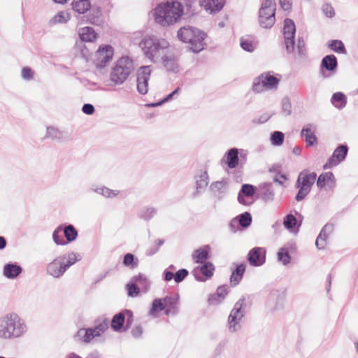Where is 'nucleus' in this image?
<instances>
[{"label":"nucleus","instance_id":"f704fd0d","mask_svg":"<svg viewBox=\"0 0 358 358\" xmlns=\"http://www.w3.org/2000/svg\"><path fill=\"white\" fill-rule=\"evenodd\" d=\"M157 210L155 208H145L139 212V217L145 220H149L156 214Z\"/></svg>","mask_w":358,"mask_h":358},{"label":"nucleus","instance_id":"aec40b11","mask_svg":"<svg viewBox=\"0 0 358 358\" xmlns=\"http://www.w3.org/2000/svg\"><path fill=\"white\" fill-rule=\"evenodd\" d=\"M338 66L337 59L334 55L325 56L321 62V70L324 69L328 71H334Z\"/></svg>","mask_w":358,"mask_h":358},{"label":"nucleus","instance_id":"4468645a","mask_svg":"<svg viewBox=\"0 0 358 358\" xmlns=\"http://www.w3.org/2000/svg\"><path fill=\"white\" fill-rule=\"evenodd\" d=\"M108 328V322H103L94 328L80 329L78 331V336H82L84 342L90 343L94 338L100 336Z\"/></svg>","mask_w":358,"mask_h":358},{"label":"nucleus","instance_id":"b1692460","mask_svg":"<svg viewBox=\"0 0 358 358\" xmlns=\"http://www.w3.org/2000/svg\"><path fill=\"white\" fill-rule=\"evenodd\" d=\"M71 6L78 13H85L90 9L91 3L89 0H73Z\"/></svg>","mask_w":358,"mask_h":358},{"label":"nucleus","instance_id":"7c9ffc66","mask_svg":"<svg viewBox=\"0 0 358 358\" xmlns=\"http://www.w3.org/2000/svg\"><path fill=\"white\" fill-rule=\"evenodd\" d=\"M64 235L65 236L67 241L71 242L77 238L78 233L74 227L70 224L63 229V236Z\"/></svg>","mask_w":358,"mask_h":358},{"label":"nucleus","instance_id":"72a5a7b5","mask_svg":"<svg viewBox=\"0 0 358 358\" xmlns=\"http://www.w3.org/2000/svg\"><path fill=\"white\" fill-rule=\"evenodd\" d=\"M178 297L174 296H166L163 299L164 303L166 307H171L173 309V315H176L178 312L177 309V303H178Z\"/></svg>","mask_w":358,"mask_h":358},{"label":"nucleus","instance_id":"4c0bfd02","mask_svg":"<svg viewBox=\"0 0 358 358\" xmlns=\"http://www.w3.org/2000/svg\"><path fill=\"white\" fill-rule=\"evenodd\" d=\"M45 137L50 138L52 139H61L63 137V134L57 128L53 127H47V133Z\"/></svg>","mask_w":358,"mask_h":358},{"label":"nucleus","instance_id":"de8ad7c7","mask_svg":"<svg viewBox=\"0 0 358 358\" xmlns=\"http://www.w3.org/2000/svg\"><path fill=\"white\" fill-rule=\"evenodd\" d=\"M227 182L226 181H217L213 182L210 188L214 192H221L226 189L227 187Z\"/></svg>","mask_w":358,"mask_h":358},{"label":"nucleus","instance_id":"ea45409f","mask_svg":"<svg viewBox=\"0 0 358 358\" xmlns=\"http://www.w3.org/2000/svg\"><path fill=\"white\" fill-rule=\"evenodd\" d=\"M214 269L215 268L213 264L210 262H207L201 266L200 271L206 277L210 278L213 275Z\"/></svg>","mask_w":358,"mask_h":358},{"label":"nucleus","instance_id":"774afa93","mask_svg":"<svg viewBox=\"0 0 358 358\" xmlns=\"http://www.w3.org/2000/svg\"><path fill=\"white\" fill-rule=\"evenodd\" d=\"M164 280L166 281H170L173 278H174V275L173 272H171V271H164Z\"/></svg>","mask_w":358,"mask_h":358},{"label":"nucleus","instance_id":"c85d7f7f","mask_svg":"<svg viewBox=\"0 0 358 358\" xmlns=\"http://www.w3.org/2000/svg\"><path fill=\"white\" fill-rule=\"evenodd\" d=\"M208 252L206 249L199 248L194 251L192 257L196 263H203L208 258Z\"/></svg>","mask_w":358,"mask_h":358},{"label":"nucleus","instance_id":"09e8293b","mask_svg":"<svg viewBox=\"0 0 358 358\" xmlns=\"http://www.w3.org/2000/svg\"><path fill=\"white\" fill-rule=\"evenodd\" d=\"M69 15L66 12H59L57 15H56L52 20L55 23H64L69 21Z\"/></svg>","mask_w":358,"mask_h":358},{"label":"nucleus","instance_id":"bb28decb","mask_svg":"<svg viewBox=\"0 0 358 358\" xmlns=\"http://www.w3.org/2000/svg\"><path fill=\"white\" fill-rule=\"evenodd\" d=\"M238 150L232 148L227 152V165L230 169L235 168L238 163Z\"/></svg>","mask_w":358,"mask_h":358},{"label":"nucleus","instance_id":"2f4dec72","mask_svg":"<svg viewBox=\"0 0 358 358\" xmlns=\"http://www.w3.org/2000/svg\"><path fill=\"white\" fill-rule=\"evenodd\" d=\"M124 322V315L122 313H120L113 317L111 321V327L114 330L117 331L122 328Z\"/></svg>","mask_w":358,"mask_h":358},{"label":"nucleus","instance_id":"cd10ccee","mask_svg":"<svg viewBox=\"0 0 358 358\" xmlns=\"http://www.w3.org/2000/svg\"><path fill=\"white\" fill-rule=\"evenodd\" d=\"M165 309L163 299H156L153 301L149 315L153 317H157V313Z\"/></svg>","mask_w":358,"mask_h":358},{"label":"nucleus","instance_id":"4d7b16f0","mask_svg":"<svg viewBox=\"0 0 358 358\" xmlns=\"http://www.w3.org/2000/svg\"><path fill=\"white\" fill-rule=\"evenodd\" d=\"M297 51L299 57H303L305 55L306 50H305V42L303 39L301 38H299L297 42Z\"/></svg>","mask_w":358,"mask_h":358},{"label":"nucleus","instance_id":"ddd939ff","mask_svg":"<svg viewBox=\"0 0 358 358\" xmlns=\"http://www.w3.org/2000/svg\"><path fill=\"white\" fill-rule=\"evenodd\" d=\"M151 66H141L137 72V89L140 94H145L148 90V80L151 74Z\"/></svg>","mask_w":358,"mask_h":358},{"label":"nucleus","instance_id":"f8f14e48","mask_svg":"<svg viewBox=\"0 0 358 358\" xmlns=\"http://www.w3.org/2000/svg\"><path fill=\"white\" fill-rule=\"evenodd\" d=\"M164 67L167 71L177 73L180 71L179 64V57L175 51L171 50L170 48L160 58Z\"/></svg>","mask_w":358,"mask_h":358},{"label":"nucleus","instance_id":"052dcab7","mask_svg":"<svg viewBox=\"0 0 358 358\" xmlns=\"http://www.w3.org/2000/svg\"><path fill=\"white\" fill-rule=\"evenodd\" d=\"M82 110L87 115H92L94 112V107L90 103H85L83 105Z\"/></svg>","mask_w":358,"mask_h":358},{"label":"nucleus","instance_id":"9b49d317","mask_svg":"<svg viewBox=\"0 0 358 358\" xmlns=\"http://www.w3.org/2000/svg\"><path fill=\"white\" fill-rule=\"evenodd\" d=\"M113 48L110 45L100 46L94 54V62L99 68L104 67L113 59Z\"/></svg>","mask_w":358,"mask_h":358},{"label":"nucleus","instance_id":"f3484780","mask_svg":"<svg viewBox=\"0 0 358 358\" xmlns=\"http://www.w3.org/2000/svg\"><path fill=\"white\" fill-rule=\"evenodd\" d=\"M266 250L264 248H254L248 253V262L255 266L262 265L265 262Z\"/></svg>","mask_w":358,"mask_h":358},{"label":"nucleus","instance_id":"13d9d810","mask_svg":"<svg viewBox=\"0 0 358 358\" xmlns=\"http://www.w3.org/2000/svg\"><path fill=\"white\" fill-rule=\"evenodd\" d=\"M32 71L30 68L24 67L22 70V77L25 80H30L32 78Z\"/></svg>","mask_w":358,"mask_h":358},{"label":"nucleus","instance_id":"e2e57ef3","mask_svg":"<svg viewBox=\"0 0 358 358\" xmlns=\"http://www.w3.org/2000/svg\"><path fill=\"white\" fill-rule=\"evenodd\" d=\"M228 291L226 286H220L217 289V295L222 299H224Z\"/></svg>","mask_w":358,"mask_h":358},{"label":"nucleus","instance_id":"338daca9","mask_svg":"<svg viewBox=\"0 0 358 358\" xmlns=\"http://www.w3.org/2000/svg\"><path fill=\"white\" fill-rule=\"evenodd\" d=\"M207 185H208V182L204 178H201L200 180H196L197 189L205 187L207 186Z\"/></svg>","mask_w":358,"mask_h":358},{"label":"nucleus","instance_id":"58836bf2","mask_svg":"<svg viewBox=\"0 0 358 358\" xmlns=\"http://www.w3.org/2000/svg\"><path fill=\"white\" fill-rule=\"evenodd\" d=\"M80 259L81 257L79 255L75 252L69 253L65 259V266L66 268H69L71 266L80 261Z\"/></svg>","mask_w":358,"mask_h":358},{"label":"nucleus","instance_id":"f257e3e1","mask_svg":"<svg viewBox=\"0 0 358 358\" xmlns=\"http://www.w3.org/2000/svg\"><path fill=\"white\" fill-rule=\"evenodd\" d=\"M27 330V325L15 313H9L0 317V338L12 340L22 336Z\"/></svg>","mask_w":358,"mask_h":358},{"label":"nucleus","instance_id":"c756f323","mask_svg":"<svg viewBox=\"0 0 358 358\" xmlns=\"http://www.w3.org/2000/svg\"><path fill=\"white\" fill-rule=\"evenodd\" d=\"M334 181V176L331 172L323 173L319 176L317 185L318 187L322 188L324 186L326 182Z\"/></svg>","mask_w":358,"mask_h":358},{"label":"nucleus","instance_id":"412c9836","mask_svg":"<svg viewBox=\"0 0 358 358\" xmlns=\"http://www.w3.org/2000/svg\"><path fill=\"white\" fill-rule=\"evenodd\" d=\"M22 268L16 264H7L3 267V275L10 279L19 275L22 272Z\"/></svg>","mask_w":358,"mask_h":358},{"label":"nucleus","instance_id":"37998d69","mask_svg":"<svg viewBox=\"0 0 358 358\" xmlns=\"http://www.w3.org/2000/svg\"><path fill=\"white\" fill-rule=\"evenodd\" d=\"M238 222L241 227H248V226L250 225V224L252 222L251 215L248 212H245L244 213H242L239 216Z\"/></svg>","mask_w":358,"mask_h":358},{"label":"nucleus","instance_id":"a19ab883","mask_svg":"<svg viewBox=\"0 0 358 358\" xmlns=\"http://www.w3.org/2000/svg\"><path fill=\"white\" fill-rule=\"evenodd\" d=\"M329 48L334 52L343 53L345 52V48L341 41L333 40L329 44Z\"/></svg>","mask_w":358,"mask_h":358},{"label":"nucleus","instance_id":"5701e85b","mask_svg":"<svg viewBox=\"0 0 358 358\" xmlns=\"http://www.w3.org/2000/svg\"><path fill=\"white\" fill-rule=\"evenodd\" d=\"M79 35L80 39L86 42H92L96 38L97 36V34L94 29L90 27H85L81 28L79 31Z\"/></svg>","mask_w":358,"mask_h":358},{"label":"nucleus","instance_id":"2eb2a0df","mask_svg":"<svg viewBox=\"0 0 358 358\" xmlns=\"http://www.w3.org/2000/svg\"><path fill=\"white\" fill-rule=\"evenodd\" d=\"M66 256H60L55 259L47 266V272L54 278L61 277L66 271L65 266Z\"/></svg>","mask_w":358,"mask_h":358},{"label":"nucleus","instance_id":"f03ea898","mask_svg":"<svg viewBox=\"0 0 358 358\" xmlns=\"http://www.w3.org/2000/svg\"><path fill=\"white\" fill-rule=\"evenodd\" d=\"M184 13L183 5L177 1L159 4L155 10V20L162 27L177 23Z\"/></svg>","mask_w":358,"mask_h":358},{"label":"nucleus","instance_id":"c03bdc74","mask_svg":"<svg viewBox=\"0 0 358 358\" xmlns=\"http://www.w3.org/2000/svg\"><path fill=\"white\" fill-rule=\"evenodd\" d=\"M296 223L297 220L296 217L292 214L286 215L283 222L285 227L287 229H293L296 226Z\"/></svg>","mask_w":358,"mask_h":358},{"label":"nucleus","instance_id":"3c124183","mask_svg":"<svg viewBox=\"0 0 358 358\" xmlns=\"http://www.w3.org/2000/svg\"><path fill=\"white\" fill-rule=\"evenodd\" d=\"M188 275L187 270L182 268L178 271L174 275V280L176 282H182Z\"/></svg>","mask_w":358,"mask_h":358},{"label":"nucleus","instance_id":"dca6fc26","mask_svg":"<svg viewBox=\"0 0 358 358\" xmlns=\"http://www.w3.org/2000/svg\"><path fill=\"white\" fill-rule=\"evenodd\" d=\"M348 148L347 145H339L334 151L332 156L329 159L328 162L324 165V169H330L334 166L338 165L343 161L348 154Z\"/></svg>","mask_w":358,"mask_h":358},{"label":"nucleus","instance_id":"864d4df0","mask_svg":"<svg viewBox=\"0 0 358 358\" xmlns=\"http://www.w3.org/2000/svg\"><path fill=\"white\" fill-rule=\"evenodd\" d=\"M127 289H128V294L131 296H137L138 294L139 290H140L139 287L135 282L131 283V284H128Z\"/></svg>","mask_w":358,"mask_h":358},{"label":"nucleus","instance_id":"39448f33","mask_svg":"<svg viewBox=\"0 0 358 358\" xmlns=\"http://www.w3.org/2000/svg\"><path fill=\"white\" fill-rule=\"evenodd\" d=\"M134 70L133 61L128 56L122 57L112 69L110 80L113 85H122Z\"/></svg>","mask_w":358,"mask_h":358},{"label":"nucleus","instance_id":"680f3d73","mask_svg":"<svg viewBox=\"0 0 358 358\" xmlns=\"http://www.w3.org/2000/svg\"><path fill=\"white\" fill-rule=\"evenodd\" d=\"M280 5L284 10H289L291 9L292 3V0H279Z\"/></svg>","mask_w":358,"mask_h":358},{"label":"nucleus","instance_id":"a211bd4d","mask_svg":"<svg viewBox=\"0 0 358 358\" xmlns=\"http://www.w3.org/2000/svg\"><path fill=\"white\" fill-rule=\"evenodd\" d=\"M315 126L311 124H306L302 129L301 131V137L305 138V141L307 145H313V144L316 141V136L315 135Z\"/></svg>","mask_w":358,"mask_h":358},{"label":"nucleus","instance_id":"20e7f679","mask_svg":"<svg viewBox=\"0 0 358 358\" xmlns=\"http://www.w3.org/2000/svg\"><path fill=\"white\" fill-rule=\"evenodd\" d=\"M177 36L181 41L189 43L194 52H199L204 48L206 34L197 28L190 26L181 27Z\"/></svg>","mask_w":358,"mask_h":358},{"label":"nucleus","instance_id":"7ed1b4c3","mask_svg":"<svg viewBox=\"0 0 358 358\" xmlns=\"http://www.w3.org/2000/svg\"><path fill=\"white\" fill-rule=\"evenodd\" d=\"M144 55L150 62L157 63L169 49V43L164 38L155 36H145L139 43Z\"/></svg>","mask_w":358,"mask_h":358},{"label":"nucleus","instance_id":"1a4fd4ad","mask_svg":"<svg viewBox=\"0 0 358 358\" xmlns=\"http://www.w3.org/2000/svg\"><path fill=\"white\" fill-rule=\"evenodd\" d=\"M279 81V79L269 73H262L255 82L253 90L259 93L266 90L275 89L278 87Z\"/></svg>","mask_w":358,"mask_h":358},{"label":"nucleus","instance_id":"423d86ee","mask_svg":"<svg viewBox=\"0 0 358 358\" xmlns=\"http://www.w3.org/2000/svg\"><path fill=\"white\" fill-rule=\"evenodd\" d=\"M275 0H263L259 10V23L264 29L271 28L275 22Z\"/></svg>","mask_w":358,"mask_h":358},{"label":"nucleus","instance_id":"bf43d9fd","mask_svg":"<svg viewBox=\"0 0 358 358\" xmlns=\"http://www.w3.org/2000/svg\"><path fill=\"white\" fill-rule=\"evenodd\" d=\"M241 279H242L241 276H240L236 273L233 271L231 275V277H230L231 284L233 286H236L239 283V282L241 281Z\"/></svg>","mask_w":358,"mask_h":358},{"label":"nucleus","instance_id":"49530a36","mask_svg":"<svg viewBox=\"0 0 358 358\" xmlns=\"http://www.w3.org/2000/svg\"><path fill=\"white\" fill-rule=\"evenodd\" d=\"M123 263L126 266H130L131 268H135L137 266V261H134V256L131 253H127L124 255Z\"/></svg>","mask_w":358,"mask_h":358},{"label":"nucleus","instance_id":"c9c22d12","mask_svg":"<svg viewBox=\"0 0 358 358\" xmlns=\"http://www.w3.org/2000/svg\"><path fill=\"white\" fill-rule=\"evenodd\" d=\"M91 189L106 197H113L117 194V193L114 190H111L106 187L94 188V187L92 186L91 187Z\"/></svg>","mask_w":358,"mask_h":358},{"label":"nucleus","instance_id":"79ce46f5","mask_svg":"<svg viewBox=\"0 0 358 358\" xmlns=\"http://www.w3.org/2000/svg\"><path fill=\"white\" fill-rule=\"evenodd\" d=\"M282 113L288 116L292 113V104L289 98L285 97L282 100Z\"/></svg>","mask_w":358,"mask_h":358},{"label":"nucleus","instance_id":"a18cd8bd","mask_svg":"<svg viewBox=\"0 0 358 358\" xmlns=\"http://www.w3.org/2000/svg\"><path fill=\"white\" fill-rule=\"evenodd\" d=\"M278 259L284 265H287L289 263L291 257L289 252L286 250L282 248L278 252Z\"/></svg>","mask_w":358,"mask_h":358},{"label":"nucleus","instance_id":"6e6d98bb","mask_svg":"<svg viewBox=\"0 0 358 358\" xmlns=\"http://www.w3.org/2000/svg\"><path fill=\"white\" fill-rule=\"evenodd\" d=\"M241 48L248 52H252L254 50V45L252 41L248 40L242 39L241 41Z\"/></svg>","mask_w":358,"mask_h":358},{"label":"nucleus","instance_id":"a878e982","mask_svg":"<svg viewBox=\"0 0 358 358\" xmlns=\"http://www.w3.org/2000/svg\"><path fill=\"white\" fill-rule=\"evenodd\" d=\"M333 105L338 108H343L347 103L345 95L342 92L334 93L331 97Z\"/></svg>","mask_w":358,"mask_h":358},{"label":"nucleus","instance_id":"473e14b6","mask_svg":"<svg viewBox=\"0 0 358 358\" xmlns=\"http://www.w3.org/2000/svg\"><path fill=\"white\" fill-rule=\"evenodd\" d=\"M52 238L57 245H65L67 242L63 238V228L58 227L52 234Z\"/></svg>","mask_w":358,"mask_h":358},{"label":"nucleus","instance_id":"4be33fe9","mask_svg":"<svg viewBox=\"0 0 358 358\" xmlns=\"http://www.w3.org/2000/svg\"><path fill=\"white\" fill-rule=\"evenodd\" d=\"M255 192V187L250 184H244L241 187V189L238 195V201L241 204H246L244 199L245 196H252Z\"/></svg>","mask_w":358,"mask_h":358},{"label":"nucleus","instance_id":"6e6552de","mask_svg":"<svg viewBox=\"0 0 358 358\" xmlns=\"http://www.w3.org/2000/svg\"><path fill=\"white\" fill-rule=\"evenodd\" d=\"M244 303L245 298L243 296L235 303L228 317V329L231 333L236 332L242 327L241 322L245 316Z\"/></svg>","mask_w":358,"mask_h":358},{"label":"nucleus","instance_id":"393cba45","mask_svg":"<svg viewBox=\"0 0 358 358\" xmlns=\"http://www.w3.org/2000/svg\"><path fill=\"white\" fill-rule=\"evenodd\" d=\"M133 280L143 292H146L148 291L150 282L145 275L140 273L134 276Z\"/></svg>","mask_w":358,"mask_h":358},{"label":"nucleus","instance_id":"e433bc0d","mask_svg":"<svg viewBox=\"0 0 358 358\" xmlns=\"http://www.w3.org/2000/svg\"><path fill=\"white\" fill-rule=\"evenodd\" d=\"M284 134L281 131H275L271 134V141L273 145H281L284 142Z\"/></svg>","mask_w":358,"mask_h":358},{"label":"nucleus","instance_id":"0e129e2a","mask_svg":"<svg viewBox=\"0 0 358 358\" xmlns=\"http://www.w3.org/2000/svg\"><path fill=\"white\" fill-rule=\"evenodd\" d=\"M142 333H143V329H142V327L140 326L135 327L131 331V334H132L133 336H134L136 338L140 337L141 336Z\"/></svg>","mask_w":358,"mask_h":358},{"label":"nucleus","instance_id":"9d476101","mask_svg":"<svg viewBox=\"0 0 358 358\" xmlns=\"http://www.w3.org/2000/svg\"><path fill=\"white\" fill-rule=\"evenodd\" d=\"M296 27L294 21L286 18L284 21L283 34L286 50L288 53H292L294 50V35Z\"/></svg>","mask_w":358,"mask_h":358},{"label":"nucleus","instance_id":"603ef678","mask_svg":"<svg viewBox=\"0 0 358 358\" xmlns=\"http://www.w3.org/2000/svg\"><path fill=\"white\" fill-rule=\"evenodd\" d=\"M274 191L270 188H266L262 193V199L265 201H272L274 199Z\"/></svg>","mask_w":358,"mask_h":358},{"label":"nucleus","instance_id":"5fc2aeb1","mask_svg":"<svg viewBox=\"0 0 358 358\" xmlns=\"http://www.w3.org/2000/svg\"><path fill=\"white\" fill-rule=\"evenodd\" d=\"M322 12L328 17H332L335 15L334 8L329 3L322 6Z\"/></svg>","mask_w":358,"mask_h":358},{"label":"nucleus","instance_id":"0eeeda50","mask_svg":"<svg viewBox=\"0 0 358 358\" xmlns=\"http://www.w3.org/2000/svg\"><path fill=\"white\" fill-rule=\"evenodd\" d=\"M316 177L317 174L315 173H309L306 170L299 173L296 182V187L299 188L295 198L297 201H302L309 194L315 182Z\"/></svg>","mask_w":358,"mask_h":358},{"label":"nucleus","instance_id":"6ab92c4d","mask_svg":"<svg viewBox=\"0 0 358 358\" xmlns=\"http://www.w3.org/2000/svg\"><path fill=\"white\" fill-rule=\"evenodd\" d=\"M223 5L222 0H203L201 2V6L210 13L219 12L222 8Z\"/></svg>","mask_w":358,"mask_h":358},{"label":"nucleus","instance_id":"69168bd1","mask_svg":"<svg viewBox=\"0 0 358 358\" xmlns=\"http://www.w3.org/2000/svg\"><path fill=\"white\" fill-rule=\"evenodd\" d=\"M245 270V266L244 264H240L237 266L236 268L234 271L235 273H236L238 275L243 277V275Z\"/></svg>","mask_w":358,"mask_h":358},{"label":"nucleus","instance_id":"8fccbe9b","mask_svg":"<svg viewBox=\"0 0 358 358\" xmlns=\"http://www.w3.org/2000/svg\"><path fill=\"white\" fill-rule=\"evenodd\" d=\"M334 230V225L332 224H327L321 230L319 236L317 238V243L321 241L322 236H327V233L329 234Z\"/></svg>","mask_w":358,"mask_h":358}]
</instances>
